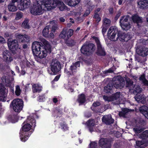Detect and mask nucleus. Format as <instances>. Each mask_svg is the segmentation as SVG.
Segmentation results:
<instances>
[{"mask_svg": "<svg viewBox=\"0 0 148 148\" xmlns=\"http://www.w3.org/2000/svg\"><path fill=\"white\" fill-rule=\"evenodd\" d=\"M41 41L45 47L43 48H41L40 51L35 54L37 57L40 58L46 57L47 53H50L51 52V47L48 41L44 39H42Z\"/></svg>", "mask_w": 148, "mask_h": 148, "instance_id": "1", "label": "nucleus"}, {"mask_svg": "<svg viewBox=\"0 0 148 148\" xmlns=\"http://www.w3.org/2000/svg\"><path fill=\"white\" fill-rule=\"evenodd\" d=\"M103 97L104 100L106 101H116V102H114L115 104H116L122 103V102L121 101V100H123L124 99L122 95L120 92H116L111 97L103 96Z\"/></svg>", "mask_w": 148, "mask_h": 148, "instance_id": "2", "label": "nucleus"}, {"mask_svg": "<svg viewBox=\"0 0 148 148\" xmlns=\"http://www.w3.org/2000/svg\"><path fill=\"white\" fill-rule=\"evenodd\" d=\"M126 87H129V90L134 94L140 92L142 90V88L139 85H134L133 82L129 79L126 80Z\"/></svg>", "mask_w": 148, "mask_h": 148, "instance_id": "3", "label": "nucleus"}, {"mask_svg": "<svg viewBox=\"0 0 148 148\" xmlns=\"http://www.w3.org/2000/svg\"><path fill=\"white\" fill-rule=\"evenodd\" d=\"M12 108L16 112H19L22 109L23 103V100L19 99H15L12 102Z\"/></svg>", "mask_w": 148, "mask_h": 148, "instance_id": "4", "label": "nucleus"}, {"mask_svg": "<svg viewBox=\"0 0 148 148\" xmlns=\"http://www.w3.org/2000/svg\"><path fill=\"white\" fill-rule=\"evenodd\" d=\"M51 70L53 73H51V74H56L61 70V66L60 62L56 59L52 60L50 64Z\"/></svg>", "mask_w": 148, "mask_h": 148, "instance_id": "5", "label": "nucleus"}, {"mask_svg": "<svg viewBox=\"0 0 148 148\" xmlns=\"http://www.w3.org/2000/svg\"><path fill=\"white\" fill-rule=\"evenodd\" d=\"M93 40L96 42L97 46L96 54L100 56L105 55L106 53L104 47L101 45L99 39L97 37H93Z\"/></svg>", "mask_w": 148, "mask_h": 148, "instance_id": "6", "label": "nucleus"}, {"mask_svg": "<svg viewBox=\"0 0 148 148\" xmlns=\"http://www.w3.org/2000/svg\"><path fill=\"white\" fill-rule=\"evenodd\" d=\"M44 9L40 4L36 2L33 4V7L30 10L31 13L34 15H40L44 12Z\"/></svg>", "mask_w": 148, "mask_h": 148, "instance_id": "7", "label": "nucleus"}, {"mask_svg": "<svg viewBox=\"0 0 148 148\" xmlns=\"http://www.w3.org/2000/svg\"><path fill=\"white\" fill-rule=\"evenodd\" d=\"M92 44L86 42L82 47L81 50L82 53L86 56H89L92 54Z\"/></svg>", "mask_w": 148, "mask_h": 148, "instance_id": "8", "label": "nucleus"}, {"mask_svg": "<svg viewBox=\"0 0 148 148\" xmlns=\"http://www.w3.org/2000/svg\"><path fill=\"white\" fill-rule=\"evenodd\" d=\"M118 32L117 28L115 26H112L109 29L108 32V36L110 37V39L112 41L117 40L118 37V35L116 36Z\"/></svg>", "mask_w": 148, "mask_h": 148, "instance_id": "9", "label": "nucleus"}, {"mask_svg": "<svg viewBox=\"0 0 148 148\" xmlns=\"http://www.w3.org/2000/svg\"><path fill=\"white\" fill-rule=\"evenodd\" d=\"M129 18V17L128 16H124L121 17L120 19V25L123 30H128L131 27L130 24L128 22Z\"/></svg>", "mask_w": 148, "mask_h": 148, "instance_id": "10", "label": "nucleus"}, {"mask_svg": "<svg viewBox=\"0 0 148 148\" xmlns=\"http://www.w3.org/2000/svg\"><path fill=\"white\" fill-rule=\"evenodd\" d=\"M51 0H39L38 3L42 5L45 10H50L53 9L52 5L51 3Z\"/></svg>", "mask_w": 148, "mask_h": 148, "instance_id": "11", "label": "nucleus"}, {"mask_svg": "<svg viewBox=\"0 0 148 148\" xmlns=\"http://www.w3.org/2000/svg\"><path fill=\"white\" fill-rule=\"evenodd\" d=\"M45 46L43 45L41 43L37 41L34 42L32 45V49L33 53L35 54L41 49V48H43Z\"/></svg>", "mask_w": 148, "mask_h": 148, "instance_id": "12", "label": "nucleus"}, {"mask_svg": "<svg viewBox=\"0 0 148 148\" xmlns=\"http://www.w3.org/2000/svg\"><path fill=\"white\" fill-rule=\"evenodd\" d=\"M113 86L117 89H121L125 85V82L123 78L121 77H117L115 79V82L113 83Z\"/></svg>", "mask_w": 148, "mask_h": 148, "instance_id": "13", "label": "nucleus"}, {"mask_svg": "<svg viewBox=\"0 0 148 148\" xmlns=\"http://www.w3.org/2000/svg\"><path fill=\"white\" fill-rule=\"evenodd\" d=\"M18 6L20 10H23L27 8L30 4V0H17Z\"/></svg>", "mask_w": 148, "mask_h": 148, "instance_id": "14", "label": "nucleus"}, {"mask_svg": "<svg viewBox=\"0 0 148 148\" xmlns=\"http://www.w3.org/2000/svg\"><path fill=\"white\" fill-rule=\"evenodd\" d=\"M53 9L55 8L58 6L59 9L61 11H63L65 9L64 4V3L59 0H53V3H52Z\"/></svg>", "mask_w": 148, "mask_h": 148, "instance_id": "15", "label": "nucleus"}, {"mask_svg": "<svg viewBox=\"0 0 148 148\" xmlns=\"http://www.w3.org/2000/svg\"><path fill=\"white\" fill-rule=\"evenodd\" d=\"M8 45L10 50L13 51L16 50L18 47V42L16 40L9 41L8 42Z\"/></svg>", "mask_w": 148, "mask_h": 148, "instance_id": "16", "label": "nucleus"}, {"mask_svg": "<svg viewBox=\"0 0 148 148\" xmlns=\"http://www.w3.org/2000/svg\"><path fill=\"white\" fill-rule=\"evenodd\" d=\"M3 56V60L7 63L10 62L13 60L12 58L11 57L10 53L7 50L4 51Z\"/></svg>", "mask_w": 148, "mask_h": 148, "instance_id": "17", "label": "nucleus"}, {"mask_svg": "<svg viewBox=\"0 0 148 148\" xmlns=\"http://www.w3.org/2000/svg\"><path fill=\"white\" fill-rule=\"evenodd\" d=\"M99 143L101 146L106 148H110L111 146V142L106 138H101L99 140Z\"/></svg>", "mask_w": 148, "mask_h": 148, "instance_id": "18", "label": "nucleus"}, {"mask_svg": "<svg viewBox=\"0 0 148 148\" xmlns=\"http://www.w3.org/2000/svg\"><path fill=\"white\" fill-rule=\"evenodd\" d=\"M118 38L121 41H127L131 38V37L128 34H125L124 33L120 32L118 33Z\"/></svg>", "mask_w": 148, "mask_h": 148, "instance_id": "19", "label": "nucleus"}, {"mask_svg": "<svg viewBox=\"0 0 148 148\" xmlns=\"http://www.w3.org/2000/svg\"><path fill=\"white\" fill-rule=\"evenodd\" d=\"M102 121L106 124H110L112 123L114 121L113 119H112L111 115H105L102 119Z\"/></svg>", "mask_w": 148, "mask_h": 148, "instance_id": "20", "label": "nucleus"}, {"mask_svg": "<svg viewBox=\"0 0 148 148\" xmlns=\"http://www.w3.org/2000/svg\"><path fill=\"white\" fill-rule=\"evenodd\" d=\"M136 52L140 56H145L148 54V48H142L136 49Z\"/></svg>", "mask_w": 148, "mask_h": 148, "instance_id": "21", "label": "nucleus"}, {"mask_svg": "<svg viewBox=\"0 0 148 148\" xmlns=\"http://www.w3.org/2000/svg\"><path fill=\"white\" fill-rule=\"evenodd\" d=\"M138 7L140 8L144 9L148 8V1L140 0L138 2Z\"/></svg>", "mask_w": 148, "mask_h": 148, "instance_id": "22", "label": "nucleus"}, {"mask_svg": "<svg viewBox=\"0 0 148 148\" xmlns=\"http://www.w3.org/2000/svg\"><path fill=\"white\" fill-rule=\"evenodd\" d=\"M17 38L20 40L21 42H27L29 41V37L25 34L23 35L19 34L17 36Z\"/></svg>", "mask_w": 148, "mask_h": 148, "instance_id": "23", "label": "nucleus"}, {"mask_svg": "<svg viewBox=\"0 0 148 148\" xmlns=\"http://www.w3.org/2000/svg\"><path fill=\"white\" fill-rule=\"evenodd\" d=\"M3 84L5 86L10 87L11 86V82L9 79L8 76L7 75H4L1 77Z\"/></svg>", "mask_w": 148, "mask_h": 148, "instance_id": "24", "label": "nucleus"}, {"mask_svg": "<svg viewBox=\"0 0 148 148\" xmlns=\"http://www.w3.org/2000/svg\"><path fill=\"white\" fill-rule=\"evenodd\" d=\"M65 3L71 6H74L78 4L80 0H64Z\"/></svg>", "mask_w": 148, "mask_h": 148, "instance_id": "25", "label": "nucleus"}, {"mask_svg": "<svg viewBox=\"0 0 148 148\" xmlns=\"http://www.w3.org/2000/svg\"><path fill=\"white\" fill-rule=\"evenodd\" d=\"M42 86L39 84H34L32 86V90L34 92H40L42 90Z\"/></svg>", "mask_w": 148, "mask_h": 148, "instance_id": "26", "label": "nucleus"}, {"mask_svg": "<svg viewBox=\"0 0 148 148\" xmlns=\"http://www.w3.org/2000/svg\"><path fill=\"white\" fill-rule=\"evenodd\" d=\"M12 2L8 6V8L10 11L15 12L17 10V8L14 4V3L17 2V0H12Z\"/></svg>", "mask_w": 148, "mask_h": 148, "instance_id": "27", "label": "nucleus"}, {"mask_svg": "<svg viewBox=\"0 0 148 148\" xmlns=\"http://www.w3.org/2000/svg\"><path fill=\"white\" fill-rule=\"evenodd\" d=\"M5 88L0 87V100L2 101H5L6 100L5 97L6 94L4 90Z\"/></svg>", "mask_w": 148, "mask_h": 148, "instance_id": "28", "label": "nucleus"}, {"mask_svg": "<svg viewBox=\"0 0 148 148\" xmlns=\"http://www.w3.org/2000/svg\"><path fill=\"white\" fill-rule=\"evenodd\" d=\"M80 65L79 61L73 64V65L70 66V68L71 72L73 73L76 72L77 67H79Z\"/></svg>", "mask_w": 148, "mask_h": 148, "instance_id": "29", "label": "nucleus"}, {"mask_svg": "<svg viewBox=\"0 0 148 148\" xmlns=\"http://www.w3.org/2000/svg\"><path fill=\"white\" fill-rule=\"evenodd\" d=\"M49 25L51 26V32H55L57 28L58 25L56 23V21L54 20L51 21Z\"/></svg>", "mask_w": 148, "mask_h": 148, "instance_id": "30", "label": "nucleus"}, {"mask_svg": "<svg viewBox=\"0 0 148 148\" xmlns=\"http://www.w3.org/2000/svg\"><path fill=\"white\" fill-rule=\"evenodd\" d=\"M147 146V144L142 141H138L136 142V148H144Z\"/></svg>", "mask_w": 148, "mask_h": 148, "instance_id": "31", "label": "nucleus"}, {"mask_svg": "<svg viewBox=\"0 0 148 148\" xmlns=\"http://www.w3.org/2000/svg\"><path fill=\"white\" fill-rule=\"evenodd\" d=\"M50 28L51 26H49V25L46 26L44 28L42 31V34L44 36L46 37H48L49 29Z\"/></svg>", "mask_w": 148, "mask_h": 148, "instance_id": "32", "label": "nucleus"}, {"mask_svg": "<svg viewBox=\"0 0 148 148\" xmlns=\"http://www.w3.org/2000/svg\"><path fill=\"white\" fill-rule=\"evenodd\" d=\"M139 79L144 85L148 86V81L145 78L144 75H141L139 77Z\"/></svg>", "mask_w": 148, "mask_h": 148, "instance_id": "33", "label": "nucleus"}, {"mask_svg": "<svg viewBox=\"0 0 148 148\" xmlns=\"http://www.w3.org/2000/svg\"><path fill=\"white\" fill-rule=\"evenodd\" d=\"M140 112L145 116L148 112V107L146 106H143L141 107L139 109Z\"/></svg>", "mask_w": 148, "mask_h": 148, "instance_id": "34", "label": "nucleus"}, {"mask_svg": "<svg viewBox=\"0 0 148 148\" xmlns=\"http://www.w3.org/2000/svg\"><path fill=\"white\" fill-rule=\"evenodd\" d=\"M135 99L138 102L143 103L145 101V97L144 96L140 95L136 96L135 97Z\"/></svg>", "mask_w": 148, "mask_h": 148, "instance_id": "35", "label": "nucleus"}, {"mask_svg": "<svg viewBox=\"0 0 148 148\" xmlns=\"http://www.w3.org/2000/svg\"><path fill=\"white\" fill-rule=\"evenodd\" d=\"M131 111L132 110L127 108H124L123 109L122 112H120L119 113V115L120 116H123L124 117H126L125 115Z\"/></svg>", "mask_w": 148, "mask_h": 148, "instance_id": "36", "label": "nucleus"}, {"mask_svg": "<svg viewBox=\"0 0 148 148\" xmlns=\"http://www.w3.org/2000/svg\"><path fill=\"white\" fill-rule=\"evenodd\" d=\"M77 101L80 103H83L85 101V97L84 94H81L78 96Z\"/></svg>", "mask_w": 148, "mask_h": 148, "instance_id": "37", "label": "nucleus"}, {"mask_svg": "<svg viewBox=\"0 0 148 148\" xmlns=\"http://www.w3.org/2000/svg\"><path fill=\"white\" fill-rule=\"evenodd\" d=\"M132 19L134 23H137L141 22L142 21L141 18L138 17V16L136 15L133 16Z\"/></svg>", "mask_w": 148, "mask_h": 148, "instance_id": "38", "label": "nucleus"}, {"mask_svg": "<svg viewBox=\"0 0 148 148\" xmlns=\"http://www.w3.org/2000/svg\"><path fill=\"white\" fill-rule=\"evenodd\" d=\"M31 125L29 123L25 124L22 127V130L24 132L28 131L31 129Z\"/></svg>", "mask_w": 148, "mask_h": 148, "instance_id": "39", "label": "nucleus"}, {"mask_svg": "<svg viewBox=\"0 0 148 148\" xmlns=\"http://www.w3.org/2000/svg\"><path fill=\"white\" fill-rule=\"evenodd\" d=\"M112 88L113 86L111 84H109L104 87V90L105 92L106 93L111 92Z\"/></svg>", "mask_w": 148, "mask_h": 148, "instance_id": "40", "label": "nucleus"}, {"mask_svg": "<svg viewBox=\"0 0 148 148\" xmlns=\"http://www.w3.org/2000/svg\"><path fill=\"white\" fill-rule=\"evenodd\" d=\"M29 20L28 19H25L23 22L22 27L24 29H29L30 26L28 23Z\"/></svg>", "mask_w": 148, "mask_h": 148, "instance_id": "41", "label": "nucleus"}, {"mask_svg": "<svg viewBox=\"0 0 148 148\" xmlns=\"http://www.w3.org/2000/svg\"><path fill=\"white\" fill-rule=\"evenodd\" d=\"M92 120L90 119L86 122V125L89 128L90 131L92 132Z\"/></svg>", "mask_w": 148, "mask_h": 148, "instance_id": "42", "label": "nucleus"}, {"mask_svg": "<svg viewBox=\"0 0 148 148\" xmlns=\"http://www.w3.org/2000/svg\"><path fill=\"white\" fill-rule=\"evenodd\" d=\"M133 130L136 133H139L143 131V129L139 126H137L133 128Z\"/></svg>", "mask_w": 148, "mask_h": 148, "instance_id": "43", "label": "nucleus"}, {"mask_svg": "<svg viewBox=\"0 0 148 148\" xmlns=\"http://www.w3.org/2000/svg\"><path fill=\"white\" fill-rule=\"evenodd\" d=\"M16 90L15 91V93L16 95L18 96L21 94V90L20 88V87L18 85H17L15 87Z\"/></svg>", "mask_w": 148, "mask_h": 148, "instance_id": "44", "label": "nucleus"}, {"mask_svg": "<svg viewBox=\"0 0 148 148\" xmlns=\"http://www.w3.org/2000/svg\"><path fill=\"white\" fill-rule=\"evenodd\" d=\"M66 43L68 46H73L75 44V42L73 40L69 39V40H67L66 41Z\"/></svg>", "mask_w": 148, "mask_h": 148, "instance_id": "45", "label": "nucleus"}, {"mask_svg": "<svg viewBox=\"0 0 148 148\" xmlns=\"http://www.w3.org/2000/svg\"><path fill=\"white\" fill-rule=\"evenodd\" d=\"M110 23V21L106 18H105L103 20V25L108 26H109Z\"/></svg>", "mask_w": 148, "mask_h": 148, "instance_id": "46", "label": "nucleus"}, {"mask_svg": "<svg viewBox=\"0 0 148 148\" xmlns=\"http://www.w3.org/2000/svg\"><path fill=\"white\" fill-rule=\"evenodd\" d=\"M66 35V31L64 30H63L61 32L60 34L59 35V37L61 38H65Z\"/></svg>", "mask_w": 148, "mask_h": 148, "instance_id": "47", "label": "nucleus"}, {"mask_svg": "<svg viewBox=\"0 0 148 148\" xmlns=\"http://www.w3.org/2000/svg\"><path fill=\"white\" fill-rule=\"evenodd\" d=\"M22 13L21 12H17L15 17L16 20H18L22 17Z\"/></svg>", "mask_w": 148, "mask_h": 148, "instance_id": "48", "label": "nucleus"}, {"mask_svg": "<svg viewBox=\"0 0 148 148\" xmlns=\"http://www.w3.org/2000/svg\"><path fill=\"white\" fill-rule=\"evenodd\" d=\"M94 18L95 19V21L97 22H99L101 20V18L99 17V15L96 13H95L94 16Z\"/></svg>", "mask_w": 148, "mask_h": 148, "instance_id": "49", "label": "nucleus"}, {"mask_svg": "<svg viewBox=\"0 0 148 148\" xmlns=\"http://www.w3.org/2000/svg\"><path fill=\"white\" fill-rule=\"evenodd\" d=\"M142 135L143 138L148 137V130H145L143 132Z\"/></svg>", "mask_w": 148, "mask_h": 148, "instance_id": "50", "label": "nucleus"}, {"mask_svg": "<svg viewBox=\"0 0 148 148\" xmlns=\"http://www.w3.org/2000/svg\"><path fill=\"white\" fill-rule=\"evenodd\" d=\"M45 99L44 95H41L39 96L38 98V100L39 101L41 102L43 101Z\"/></svg>", "mask_w": 148, "mask_h": 148, "instance_id": "51", "label": "nucleus"}, {"mask_svg": "<svg viewBox=\"0 0 148 148\" xmlns=\"http://www.w3.org/2000/svg\"><path fill=\"white\" fill-rule=\"evenodd\" d=\"M73 30L72 29H70L68 32L67 36L68 37H70L73 34Z\"/></svg>", "mask_w": 148, "mask_h": 148, "instance_id": "52", "label": "nucleus"}, {"mask_svg": "<svg viewBox=\"0 0 148 148\" xmlns=\"http://www.w3.org/2000/svg\"><path fill=\"white\" fill-rule=\"evenodd\" d=\"M107 26L104 25H103L102 26V33L103 34H104L106 32V31L107 30Z\"/></svg>", "mask_w": 148, "mask_h": 148, "instance_id": "53", "label": "nucleus"}, {"mask_svg": "<svg viewBox=\"0 0 148 148\" xmlns=\"http://www.w3.org/2000/svg\"><path fill=\"white\" fill-rule=\"evenodd\" d=\"M61 127H62V129H64V130H66L68 129L66 125L64 123L62 124L61 125Z\"/></svg>", "mask_w": 148, "mask_h": 148, "instance_id": "54", "label": "nucleus"}, {"mask_svg": "<svg viewBox=\"0 0 148 148\" xmlns=\"http://www.w3.org/2000/svg\"><path fill=\"white\" fill-rule=\"evenodd\" d=\"M6 42L5 40L2 36H0V43H4Z\"/></svg>", "mask_w": 148, "mask_h": 148, "instance_id": "55", "label": "nucleus"}, {"mask_svg": "<svg viewBox=\"0 0 148 148\" xmlns=\"http://www.w3.org/2000/svg\"><path fill=\"white\" fill-rule=\"evenodd\" d=\"M91 116V112H87L85 113V116L87 118H89Z\"/></svg>", "mask_w": 148, "mask_h": 148, "instance_id": "56", "label": "nucleus"}, {"mask_svg": "<svg viewBox=\"0 0 148 148\" xmlns=\"http://www.w3.org/2000/svg\"><path fill=\"white\" fill-rule=\"evenodd\" d=\"M52 32H51L49 34H48V37H47L53 38L54 37V35Z\"/></svg>", "mask_w": 148, "mask_h": 148, "instance_id": "57", "label": "nucleus"}, {"mask_svg": "<svg viewBox=\"0 0 148 148\" xmlns=\"http://www.w3.org/2000/svg\"><path fill=\"white\" fill-rule=\"evenodd\" d=\"M113 72V71L111 69H109L105 71H104V72L105 74H106L108 73H112Z\"/></svg>", "mask_w": 148, "mask_h": 148, "instance_id": "58", "label": "nucleus"}, {"mask_svg": "<svg viewBox=\"0 0 148 148\" xmlns=\"http://www.w3.org/2000/svg\"><path fill=\"white\" fill-rule=\"evenodd\" d=\"M90 12L89 10H86L84 14L83 15V16L84 17L87 16L90 13Z\"/></svg>", "mask_w": 148, "mask_h": 148, "instance_id": "59", "label": "nucleus"}, {"mask_svg": "<svg viewBox=\"0 0 148 148\" xmlns=\"http://www.w3.org/2000/svg\"><path fill=\"white\" fill-rule=\"evenodd\" d=\"M100 103L99 102H96L93 103V106H97L100 105Z\"/></svg>", "mask_w": 148, "mask_h": 148, "instance_id": "60", "label": "nucleus"}, {"mask_svg": "<svg viewBox=\"0 0 148 148\" xmlns=\"http://www.w3.org/2000/svg\"><path fill=\"white\" fill-rule=\"evenodd\" d=\"M60 76L59 75H57L54 78V80L55 81H57L60 78Z\"/></svg>", "mask_w": 148, "mask_h": 148, "instance_id": "61", "label": "nucleus"}, {"mask_svg": "<svg viewBox=\"0 0 148 148\" xmlns=\"http://www.w3.org/2000/svg\"><path fill=\"white\" fill-rule=\"evenodd\" d=\"M121 15V13H118L116 16L115 17V19H117Z\"/></svg>", "mask_w": 148, "mask_h": 148, "instance_id": "62", "label": "nucleus"}, {"mask_svg": "<svg viewBox=\"0 0 148 148\" xmlns=\"http://www.w3.org/2000/svg\"><path fill=\"white\" fill-rule=\"evenodd\" d=\"M60 20L61 22H64V21H65V19L64 18H63L61 17V18H60Z\"/></svg>", "mask_w": 148, "mask_h": 148, "instance_id": "63", "label": "nucleus"}, {"mask_svg": "<svg viewBox=\"0 0 148 148\" xmlns=\"http://www.w3.org/2000/svg\"><path fill=\"white\" fill-rule=\"evenodd\" d=\"M27 138H26V137H25L24 138H22L21 139V140L23 142H25L26 140H27Z\"/></svg>", "mask_w": 148, "mask_h": 148, "instance_id": "64", "label": "nucleus"}]
</instances>
